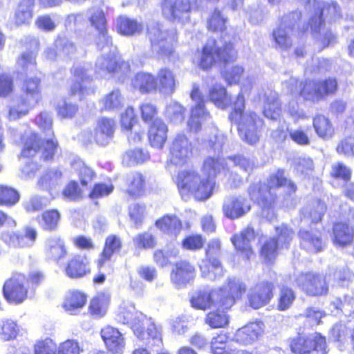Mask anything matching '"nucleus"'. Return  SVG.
I'll return each mask as SVG.
<instances>
[{"instance_id":"f257e3e1","label":"nucleus","mask_w":354,"mask_h":354,"mask_svg":"<svg viewBox=\"0 0 354 354\" xmlns=\"http://www.w3.org/2000/svg\"><path fill=\"white\" fill-rule=\"evenodd\" d=\"M34 122L44 135L35 131L22 133L19 137V157L35 163L53 162L60 149L53 120L48 113L42 112L36 115Z\"/></svg>"},{"instance_id":"f03ea898","label":"nucleus","mask_w":354,"mask_h":354,"mask_svg":"<svg viewBox=\"0 0 354 354\" xmlns=\"http://www.w3.org/2000/svg\"><path fill=\"white\" fill-rule=\"evenodd\" d=\"M246 285L236 279H228L226 283L217 289L198 290L190 298L192 306L205 310L218 304L227 308L240 300L246 292Z\"/></svg>"},{"instance_id":"7ed1b4c3","label":"nucleus","mask_w":354,"mask_h":354,"mask_svg":"<svg viewBox=\"0 0 354 354\" xmlns=\"http://www.w3.org/2000/svg\"><path fill=\"white\" fill-rule=\"evenodd\" d=\"M283 169H278L269 176L268 183L259 181L252 183L248 188L250 198L262 209H272L278 203V195L274 192L280 187H286V195L290 196L297 190V186L292 180L285 176Z\"/></svg>"},{"instance_id":"20e7f679","label":"nucleus","mask_w":354,"mask_h":354,"mask_svg":"<svg viewBox=\"0 0 354 354\" xmlns=\"http://www.w3.org/2000/svg\"><path fill=\"white\" fill-rule=\"evenodd\" d=\"M237 59L238 51L233 41H224L218 46L216 39L209 38L199 51L197 66L201 70L208 72L218 64H231Z\"/></svg>"},{"instance_id":"39448f33","label":"nucleus","mask_w":354,"mask_h":354,"mask_svg":"<svg viewBox=\"0 0 354 354\" xmlns=\"http://www.w3.org/2000/svg\"><path fill=\"white\" fill-rule=\"evenodd\" d=\"M236 103L239 104L229 114V120L236 124L238 132L249 145L256 144L260 138V132L265 124L263 118L256 112L245 113V99L243 93H239Z\"/></svg>"},{"instance_id":"423d86ee","label":"nucleus","mask_w":354,"mask_h":354,"mask_svg":"<svg viewBox=\"0 0 354 354\" xmlns=\"http://www.w3.org/2000/svg\"><path fill=\"white\" fill-rule=\"evenodd\" d=\"M174 183L181 196L192 195L198 201L208 199L213 194L216 185L213 177H201L194 169H185L178 171Z\"/></svg>"},{"instance_id":"0eeeda50","label":"nucleus","mask_w":354,"mask_h":354,"mask_svg":"<svg viewBox=\"0 0 354 354\" xmlns=\"http://www.w3.org/2000/svg\"><path fill=\"white\" fill-rule=\"evenodd\" d=\"M338 82L335 77H328L318 80H305L299 84L298 95L304 102L315 104L336 94Z\"/></svg>"},{"instance_id":"6e6552de","label":"nucleus","mask_w":354,"mask_h":354,"mask_svg":"<svg viewBox=\"0 0 354 354\" xmlns=\"http://www.w3.org/2000/svg\"><path fill=\"white\" fill-rule=\"evenodd\" d=\"M288 343L292 354H328L329 351L326 337L319 332L298 333L290 337Z\"/></svg>"},{"instance_id":"1a4fd4ad","label":"nucleus","mask_w":354,"mask_h":354,"mask_svg":"<svg viewBox=\"0 0 354 354\" xmlns=\"http://www.w3.org/2000/svg\"><path fill=\"white\" fill-rule=\"evenodd\" d=\"M146 37L149 41L151 46L160 45L158 54L162 57H170L175 52L174 46L178 43V35L176 30L164 31L158 23L147 24L146 27Z\"/></svg>"},{"instance_id":"9d476101","label":"nucleus","mask_w":354,"mask_h":354,"mask_svg":"<svg viewBox=\"0 0 354 354\" xmlns=\"http://www.w3.org/2000/svg\"><path fill=\"white\" fill-rule=\"evenodd\" d=\"M298 288L307 296L320 297L328 295L329 284L325 275L315 272H301L296 278Z\"/></svg>"},{"instance_id":"9b49d317","label":"nucleus","mask_w":354,"mask_h":354,"mask_svg":"<svg viewBox=\"0 0 354 354\" xmlns=\"http://www.w3.org/2000/svg\"><path fill=\"white\" fill-rule=\"evenodd\" d=\"M88 21L96 32L95 36L96 47L100 50L112 47L113 39L109 31L105 12L100 8H93L88 17Z\"/></svg>"},{"instance_id":"f8f14e48","label":"nucleus","mask_w":354,"mask_h":354,"mask_svg":"<svg viewBox=\"0 0 354 354\" xmlns=\"http://www.w3.org/2000/svg\"><path fill=\"white\" fill-rule=\"evenodd\" d=\"M26 275L21 272H14L5 281L2 293L8 303L19 305L28 299V288L26 286Z\"/></svg>"},{"instance_id":"ddd939ff","label":"nucleus","mask_w":354,"mask_h":354,"mask_svg":"<svg viewBox=\"0 0 354 354\" xmlns=\"http://www.w3.org/2000/svg\"><path fill=\"white\" fill-rule=\"evenodd\" d=\"M276 286L270 280H262L255 283L248 295V305L254 310H258L268 305L273 299Z\"/></svg>"},{"instance_id":"4468645a","label":"nucleus","mask_w":354,"mask_h":354,"mask_svg":"<svg viewBox=\"0 0 354 354\" xmlns=\"http://www.w3.org/2000/svg\"><path fill=\"white\" fill-rule=\"evenodd\" d=\"M193 145L184 134H178L172 140L169 149L168 167L186 165L193 154Z\"/></svg>"},{"instance_id":"2eb2a0df","label":"nucleus","mask_w":354,"mask_h":354,"mask_svg":"<svg viewBox=\"0 0 354 354\" xmlns=\"http://www.w3.org/2000/svg\"><path fill=\"white\" fill-rule=\"evenodd\" d=\"M71 74L73 80L67 88L68 97H77L79 100H82L86 96L95 93V88L91 86L93 78L85 68H74Z\"/></svg>"},{"instance_id":"dca6fc26","label":"nucleus","mask_w":354,"mask_h":354,"mask_svg":"<svg viewBox=\"0 0 354 354\" xmlns=\"http://www.w3.org/2000/svg\"><path fill=\"white\" fill-rule=\"evenodd\" d=\"M123 247L121 236L116 234H109L104 239L102 250L95 261L97 270L109 269L113 271V266L111 264L115 254H119Z\"/></svg>"},{"instance_id":"f3484780","label":"nucleus","mask_w":354,"mask_h":354,"mask_svg":"<svg viewBox=\"0 0 354 354\" xmlns=\"http://www.w3.org/2000/svg\"><path fill=\"white\" fill-rule=\"evenodd\" d=\"M82 351L79 343L73 339L62 342L57 349L55 343L49 337L39 339L33 345L34 354H80Z\"/></svg>"},{"instance_id":"a211bd4d","label":"nucleus","mask_w":354,"mask_h":354,"mask_svg":"<svg viewBox=\"0 0 354 354\" xmlns=\"http://www.w3.org/2000/svg\"><path fill=\"white\" fill-rule=\"evenodd\" d=\"M201 4L198 0H174L169 6L165 3L162 6V12L167 10V19L170 21L184 22L189 20V14L192 10H198Z\"/></svg>"},{"instance_id":"6ab92c4d","label":"nucleus","mask_w":354,"mask_h":354,"mask_svg":"<svg viewBox=\"0 0 354 354\" xmlns=\"http://www.w3.org/2000/svg\"><path fill=\"white\" fill-rule=\"evenodd\" d=\"M63 272L70 279H80L89 275L91 269L86 255L73 254L64 264Z\"/></svg>"},{"instance_id":"aec40b11","label":"nucleus","mask_w":354,"mask_h":354,"mask_svg":"<svg viewBox=\"0 0 354 354\" xmlns=\"http://www.w3.org/2000/svg\"><path fill=\"white\" fill-rule=\"evenodd\" d=\"M255 237V231L252 227H247L231 237V241L236 253L244 261H250L255 257V252L251 245V241Z\"/></svg>"},{"instance_id":"412c9836","label":"nucleus","mask_w":354,"mask_h":354,"mask_svg":"<svg viewBox=\"0 0 354 354\" xmlns=\"http://www.w3.org/2000/svg\"><path fill=\"white\" fill-rule=\"evenodd\" d=\"M116 121L109 117H101L96 123L93 138L99 146L104 147L110 143L113 138L116 130Z\"/></svg>"},{"instance_id":"4be33fe9","label":"nucleus","mask_w":354,"mask_h":354,"mask_svg":"<svg viewBox=\"0 0 354 354\" xmlns=\"http://www.w3.org/2000/svg\"><path fill=\"white\" fill-rule=\"evenodd\" d=\"M196 276L195 267L187 260L176 261L171 270L170 279L177 286H185Z\"/></svg>"},{"instance_id":"5701e85b","label":"nucleus","mask_w":354,"mask_h":354,"mask_svg":"<svg viewBox=\"0 0 354 354\" xmlns=\"http://www.w3.org/2000/svg\"><path fill=\"white\" fill-rule=\"evenodd\" d=\"M131 86L140 94H149L156 92L158 86L156 76L145 71H138L131 79Z\"/></svg>"},{"instance_id":"b1692460","label":"nucleus","mask_w":354,"mask_h":354,"mask_svg":"<svg viewBox=\"0 0 354 354\" xmlns=\"http://www.w3.org/2000/svg\"><path fill=\"white\" fill-rule=\"evenodd\" d=\"M126 194L133 200L143 197L146 194L147 180L140 171L131 173L127 178Z\"/></svg>"},{"instance_id":"393cba45","label":"nucleus","mask_w":354,"mask_h":354,"mask_svg":"<svg viewBox=\"0 0 354 354\" xmlns=\"http://www.w3.org/2000/svg\"><path fill=\"white\" fill-rule=\"evenodd\" d=\"M88 295L79 289L68 290L62 304V308L71 315H75L86 304Z\"/></svg>"},{"instance_id":"a878e982","label":"nucleus","mask_w":354,"mask_h":354,"mask_svg":"<svg viewBox=\"0 0 354 354\" xmlns=\"http://www.w3.org/2000/svg\"><path fill=\"white\" fill-rule=\"evenodd\" d=\"M37 239L36 230L30 227H26L24 234L21 232L6 233V243L15 248H27L31 247Z\"/></svg>"},{"instance_id":"bb28decb","label":"nucleus","mask_w":354,"mask_h":354,"mask_svg":"<svg viewBox=\"0 0 354 354\" xmlns=\"http://www.w3.org/2000/svg\"><path fill=\"white\" fill-rule=\"evenodd\" d=\"M331 239L336 246L344 248L351 245L354 239V230L348 223L336 221L331 229Z\"/></svg>"},{"instance_id":"cd10ccee","label":"nucleus","mask_w":354,"mask_h":354,"mask_svg":"<svg viewBox=\"0 0 354 354\" xmlns=\"http://www.w3.org/2000/svg\"><path fill=\"white\" fill-rule=\"evenodd\" d=\"M46 258L57 263L61 262L68 254L67 245L60 236L49 239L45 245Z\"/></svg>"},{"instance_id":"c85d7f7f","label":"nucleus","mask_w":354,"mask_h":354,"mask_svg":"<svg viewBox=\"0 0 354 354\" xmlns=\"http://www.w3.org/2000/svg\"><path fill=\"white\" fill-rule=\"evenodd\" d=\"M21 94L39 103L42 101V80L37 75H26L20 85Z\"/></svg>"},{"instance_id":"c756f323","label":"nucleus","mask_w":354,"mask_h":354,"mask_svg":"<svg viewBox=\"0 0 354 354\" xmlns=\"http://www.w3.org/2000/svg\"><path fill=\"white\" fill-rule=\"evenodd\" d=\"M39 103L21 94L16 99L15 104L11 105L8 111L9 120H17L28 115Z\"/></svg>"},{"instance_id":"7c9ffc66","label":"nucleus","mask_w":354,"mask_h":354,"mask_svg":"<svg viewBox=\"0 0 354 354\" xmlns=\"http://www.w3.org/2000/svg\"><path fill=\"white\" fill-rule=\"evenodd\" d=\"M134 334L140 339L154 344L162 342L161 328L151 322L136 323L133 326Z\"/></svg>"},{"instance_id":"2f4dec72","label":"nucleus","mask_w":354,"mask_h":354,"mask_svg":"<svg viewBox=\"0 0 354 354\" xmlns=\"http://www.w3.org/2000/svg\"><path fill=\"white\" fill-rule=\"evenodd\" d=\"M168 127L163 120H156L149 125L147 132L149 145L156 149H162L167 140Z\"/></svg>"},{"instance_id":"473e14b6","label":"nucleus","mask_w":354,"mask_h":354,"mask_svg":"<svg viewBox=\"0 0 354 354\" xmlns=\"http://www.w3.org/2000/svg\"><path fill=\"white\" fill-rule=\"evenodd\" d=\"M155 226L162 233L177 236L183 229L182 221L175 214H165L158 218Z\"/></svg>"},{"instance_id":"72a5a7b5","label":"nucleus","mask_w":354,"mask_h":354,"mask_svg":"<svg viewBox=\"0 0 354 354\" xmlns=\"http://www.w3.org/2000/svg\"><path fill=\"white\" fill-rule=\"evenodd\" d=\"M222 209L226 217L236 219L249 212L250 205L245 203V199L243 198L232 197L224 203Z\"/></svg>"},{"instance_id":"f704fd0d","label":"nucleus","mask_w":354,"mask_h":354,"mask_svg":"<svg viewBox=\"0 0 354 354\" xmlns=\"http://www.w3.org/2000/svg\"><path fill=\"white\" fill-rule=\"evenodd\" d=\"M110 304V296L105 292H99L93 297L88 303V313L94 319L103 317Z\"/></svg>"},{"instance_id":"c9c22d12","label":"nucleus","mask_w":354,"mask_h":354,"mask_svg":"<svg viewBox=\"0 0 354 354\" xmlns=\"http://www.w3.org/2000/svg\"><path fill=\"white\" fill-rule=\"evenodd\" d=\"M101 337L107 349L112 353H118L122 350L124 339L122 334L116 328L105 326L101 330Z\"/></svg>"},{"instance_id":"e433bc0d","label":"nucleus","mask_w":354,"mask_h":354,"mask_svg":"<svg viewBox=\"0 0 354 354\" xmlns=\"http://www.w3.org/2000/svg\"><path fill=\"white\" fill-rule=\"evenodd\" d=\"M234 305H231L227 308H223L218 306V304L214 306V309L207 313L205 317V323L211 328H221L227 326L229 324V315L227 311L231 309Z\"/></svg>"},{"instance_id":"4c0bfd02","label":"nucleus","mask_w":354,"mask_h":354,"mask_svg":"<svg viewBox=\"0 0 354 354\" xmlns=\"http://www.w3.org/2000/svg\"><path fill=\"white\" fill-rule=\"evenodd\" d=\"M313 127L317 136L328 140L335 134V128L330 119L323 114H317L313 118Z\"/></svg>"},{"instance_id":"58836bf2","label":"nucleus","mask_w":354,"mask_h":354,"mask_svg":"<svg viewBox=\"0 0 354 354\" xmlns=\"http://www.w3.org/2000/svg\"><path fill=\"white\" fill-rule=\"evenodd\" d=\"M142 28V24L135 19L124 15H120L116 19V31L122 36L130 37L135 35L141 32Z\"/></svg>"},{"instance_id":"ea45409f","label":"nucleus","mask_w":354,"mask_h":354,"mask_svg":"<svg viewBox=\"0 0 354 354\" xmlns=\"http://www.w3.org/2000/svg\"><path fill=\"white\" fill-rule=\"evenodd\" d=\"M61 218L62 216L59 210L56 208H52L42 212L37 221L42 230L51 232L58 229Z\"/></svg>"},{"instance_id":"a19ab883","label":"nucleus","mask_w":354,"mask_h":354,"mask_svg":"<svg viewBox=\"0 0 354 354\" xmlns=\"http://www.w3.org/2000/svg\"><path fill=\"white\" fill-rule=\"evenodd\" d=\"M280 248L277 239L269 237L261 245L259 257L265 263L272 264L279 254Z\"/></svg>"},{"instance_id":"79ce46f5","label":"nucleus","mask_w":354,"mask_h":354,"mask_svg":"<svg viewBox=\"0 0 354 354\" xmlns=\"http://www.w3.org/2000/svg\"><path fill=\"white\" fill-rule=\"evenodd\" d=\"M261 327L256 323H249L239 328L234 335L236 341L243 344H250L261 335Z\"/></svg>"},{"instance_id":"37998d69","label":"nucleus","mask_w":354,"mask_h":354,"mask_svg":"<svg viewBox=\"0 0 354 354\" xmlns=\"http://www.w3.org/2000/svg\"><path fill=\"white\" fill-rule=\"evenodd\" d=\"M262 113L266 118L276 121L282 115V104L278 95H266Z\"/></svg>"},{"instance_id":"c03bdc74","label":"nucleus","mask_w":354,"mask_h":354,"mask_svg":"<svg viewBox=\"0 0 354 354\" xmlns=\"http://www.w3.org/2000/svg\"><path fill=\"white\" fill-rule=\"evenodd\" d=\"M208 99L216 106L225 109L232 104V97L226 88L221 84H214L209 90Z\"/></svg>"},{"instance_id":"a18cd8bd","label":"nucleus","mask_w":354,"mask_h":354,"mask_svg":"<svg viewBox=\"0 0 354 354\" xmlns=\"http://www.w3.org/2000/svg\"><path fill=\"white\" fill-rule=\"evenodd\" d=\"M222 243L218 238H214L209 241L207 244L205 254V260L209 266L213 268H221L222 263L219 259L221 254Z\"/></svg>"},{"instance_id":"49530a36","label":"nucleus","mask_w":354,"mask_h":354,"mask_svg":"<svg viewBox=\"0 0 354 354\" xmlns=\"http://www.w3.org/2000/svg\"><path fill=\"white\" fill-rule=\"evenodd\" d=\"M158 89L169 94L172 93L176 87V77L173 71L167 67L160 68L156 77Z\"/></svg>"},{"instance_id":"de8ad7c7","label":"nucleus","mask_w":354,"mask_h":354,"mask_svg":"<svg viewBox=\"0 0 354 354\" xmlns=\"http://www.w3.org/2000/svg\"><path fill=\"white\" fill-rule=\"evenodd\" d=\"M228 18L218 8H214L207 19L206 28L212 32L223 33L227 30Z\"/></svg>"},{"instance_id":"09e8293b","label":"nucleus","mask_w":354,"mask_h":354,"mask_svg":"<svg viewBox=\"0 0 354 354\" xmlns=\"http://www.w3.org/2000/svg\"><path fill=\"white\" fill-rule=\"evenodd\" d=\"M35 0H21L18 4L14 16V22L17 26L26 25L33 17L32 7Z\"/></svg>"},{"instance_id":"8fccbe9b","label":"nucleus","mask_w":354,"mask_h":354,"mask_svg":"<svg viewBox=\"0 0 354 354\" xmlns=\"http://www.w3.org/2000/svg\"><path fill=\"white\" fill-rule=\"evenodd\" d=\"M149 153L142 148H134L126 151L122 155V163L127 166L141 165L149 160Z\"/></svg>"},{"instance_id":"3c124183","label":"nucleus","mask_w":354,"mask_h":354,"mask_svg":"<svg viewBox=\"0 0 354 354\" xmlns=\"http://www.w3.org/2000/svg\"><path fill=\"white\" fill-rule=\"evenodd\" d=\"M223 68L221 75L228 85L236 84L243 79L245 69L239 64L230 66V64H221Z\"/></svg>"},{"instance_id":"603ef678","label":"nucleus","mask_w":354,"mask_h":354,"mask_svg":"<svg viewBox=\"0 0 354 354\" xmlns=\"http://www.w3.org/2000/svg\"><path fill=\"white\" fill-rule=\"evenodd\" d=\"M124 97L122 91L115 88L104 95L101 100L102 108L104 111H112L120 108L123 105Z\"/></svg>"},{"instance_id":"864d4df0","label":"nucleus","mask_w":354,"mask_h":354,"mask_svg":"<svg viewBox=\"0 0 354 354\" xmlns=\"http://www.w3.org/2000/svg\"><path fill=\"white\" fill-rule=\"evenodd\" d=\"M133 243L136 249L147 250L155 248L158 245V241L154 234L144 231L133 238Z\"/></svg>"},{"instance_id":"5fc2aeb1","label":"nucleus","mask_w":354,"mask_h":354,"mask_svg":"<svg viewBox=\"0 0 354 354\" xmlns=\"http://www.w3.org/2000/svg\"><path fill=\"white\" fill-rule=\"evenodd\" d=\"M37 53L36 51L23 52L17 59V66L23 73L27 75L32 68H37Z\"/></svg>"},{"instance_id":"6e6d98bb","label":"nucleus","mask_w":354,"mask_h":354,"mask_svg":"<svg viewBox=\"0 0 354 354\" xmlns=\"http://www.w3.org/2000/svg\"><path fill=\"white\" fill-rule=\"evenodd\" d=\"M295 299V293L290 286H281L277 299V309L279 311L287 310L292 306Z\"/></svg>"},{"instance_id":"4d7b16f0","label":"nucleus","mask_w":354,"mask_h":354,"mask_svg":"<svg viewBox=\"0 0 354 354\" xmlns=\"http://www.w3.org/2000/svg\"><path fill=\"white\" fill-rule=\"evenodd\" d=\"M19 193L12 187L0 184V206L12 207L18 203Z\"/></svg>"},{"instance_id":"13d9d810","label":"nucleus","mask_w":354,"mask_h":354,"mask_svg":"<svg viewBox=\"0 0 354 354\" xmlns=\"http://www.w3.org/2000/svg\"><path fill=\"white\" fill-rule=\"evenodd\" d=\"M274 230L276 236L272 237L277 239L281 248L288 249L295 235L293 229L288 225L283 223L281 225L275 227Z\"/></svg>"},{"instance_id":"bf43d9fd","label":"nucleus","mask_w":354,"mask_h":354,"mask_svg":"<svg viewBox=\"0 0 354 354\" xmlns=\"http://www.w3.org/2000/svg\"><path fill=\"white\" fill-rule=\"evenodd\" d=\"M140 118L145 123L152 124L156 120H162L158 117V109L151 102H142L139 106Z\"/></svg>"},{"instance_id":"052dcab7","label":"nucleus","mask_w":354,"mask_h":354,"mask_svg":"<svg viewBox=\"0 0 354 354\" xmlns=\"http://www.w3.org/2000/svg\"><path fill=\"white\" fill-rule=\"evenodd\" d=\"M190 97L196 102L195 106L192 109V118L194 119V117L200 118L208 115L205 109L204 97L198 87H194L192 89Z\"/></svg>"},{"instance_id":"680f3d73","label":"nucleus","mask_w":354,"mask_h":354,"mask_svg":"<svg viewBox=\"0 0 354 354\" xmlns=\"http://www.w3.org/2000/svg\"><path fill=\"white\" fill-rule=\"evenodd\" d=\"M352 169L346 166L343 162H337L331 166L330 176L335 180H340L344 183L351 180Z\"/></svg>"},{"instance_id":"e2e57ef3","label":"nucleus","mask_w":354,"mask_h":354,"mask_svg":"<svg viewBox=\"0 0 354 354\" xmlns=\"http://www.w3.org/2000/svg\"><path fill=\"white\" fill-rule=\"evenodd\" d=\"M299 236L307 243V249L313 252H319L324 248V243L320 236L311 234L308 230L299 231Z\"/></svg>"},{"instance_id":"0e129e2a","label":"nucleus","mask_w":354,"mask_h":354,"mask_svg":"<svg viewBox=\"0 0 354 354\" xmlns=\"http://www.w3.org/2000/svg\"><path fill=\"white\" fill-rule=\"evenodd\" d=\"M205 243V239L202 234H189L182 239L181 246L186 250L198 251L204 247Z\"/></svg>"},{"instance_id":"69168bd1","label":"nucleus","mask_w":354,"mask_h":354,"mask_svg":"<svg viewBox=\"0 0 354 354\" xmlns=\"http://www.w3.org/2000/svg\"><path fill=\"white\" fill-rule=\"evenodd\" d=\"M84 192L77 181H68L62 191V196L69 201H78L83 197Z\"/></svg>"},{"instance_id":"338daca9","label":"nucleus","mask_w":354,"mask_h":354,"mask_svg":"<svg viewBox=\"0 0 354 354\" xmlns=\"http://www.w3.org/2000/svg\"><path fill=\"white\" fill-rule=\"evenodd\" d=\"M137 122L138 118L133 107H127L120 114V124L123 131H131L133 127Z\"/></svg>"},{"instance_id":"774afa93","label":"nucleus","mask_w":354,"mask_h":354,"mask_svg":"<svg viewBox=\"0 0 354 354\" xmlns=\"http://www.w3.org/2000/svg\"><path fill=\"white\" fill-rule=\"evenodd\" d=\"M212 354H232L228 346V338L224 334L215 337L211 343Z\"/></svg>"}]
</instances>
